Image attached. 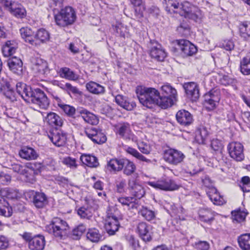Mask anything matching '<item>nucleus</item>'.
Returning <instances> with one entry per match:
<instances>
[{"label": "nucleus", "instance_id": "1", "mask_svg": "<svg viewBox=\"0 0 250 250\" xmlns=\"http://www.w3.org/2000/svg\"><path fill=\"white\" fill-rule=\"evenodd\" d=\"M136 93L140 103L148 108L157 104L165 109L173 104L174 99L165 95L160 96L159 92L154 88L138 86Z\"/></svg>", "mask_w": 250, "mask_h": 250}, {"label": "nucleus", "instance_id": "2", "mask_svg": "<svg viewBox=\"0 0 250 250\" xmlns=\"http://www.w3.org/2000/svg\"><path fill=\"white\" fill-rule=\"evenodd\" d=\"M17 93L28 103L37 105L40 108L47 109L49 106V101L44 92L39 88L32 89L24 83H16Z\"/></svg>", "mask_w": 250, "mask_h": 250}, {"label": "nucleus", "instance_id": "3", "mask_svg": "<svg viewBox=\"0 0 250 250\" xmlns=\"http://www.w3.org/2000/svg\"><path fill=\"white\" fill-rule=\"evenodd\" d=\"M69 226L66 221L59 218H54L45 227V230L55 237L62 239L66 236Z\"/></svg>", "mask_w": 250, "mask_h": 250}, {"label": "nucleus", "instance_id": "4", "mask_svg": "<svg viewBox=\"0 0 250 250\" xmlns=\"http://www.w3.org/2000/svg\"><path fill=\"white\" fill-rule=\"evenodd\" d=\"M176 13L195 21L200 20L203 17L201 11L198 7L186 1L179 3Z\"/></svg>", "mask_w": 250, "mask_h": 250}, {"label": "nucleus", "instance_id": "5", "mask_svg": "<svg viewBox=\"0 0 250 250\" xmlns=\"http://www.w3.org/2000/svg\"><path fill=\"white\" fill-rule=\"evenodd\" d=\"M76 19V15L74 9L70 6H66L61 9L60 12L55 16L56 24L61 27L73 24Z\"/></svg>", "mask_w": 250, "mask_h": 250}, {"label": "nucleus", "instance_id": "6", "mask_svg": "<svg viewBox=\"0 0 250 250\" xmlns=\"http://www.w3.org/2000/svg\"><path fill=\"white\" fill-rule=\"evenodd\" d=\"M128 188L134 198L140 199L145 194V190L139 180L138 173L134 174L128 179Z\"/></svg>", "mask_w": 250, "mask_h": 250}, {"label": "nucleus", "instance_id": "7", "mask_svg": "<svg viewBox=\"0 0 250 250\" xmlns=\"http://www.w3.org/2000/svg\"><path fill=\"white\" fill-rule=\"evenodd\" d=\"M147 184L156 189L164 191H172L179 188V186L172 179L163 178L157 181H148Z\"/></svg>", "mask_w": 250, "mask_h": 250}, {"label": "nucleus", "instance_id": "8", "mask_svg": "<svg viewBox=\"0 0 250 250\" xmlns=\"http://www.w3.org/2000/svg\"><path fill=\"white\" fill-rule=\"evenodd\" d=\"M115 132L125 140L137 142V139L132 133L130 125L125 122L119 123L115 125Z\"/></svg>", "mask_w": 250, "mask_h": 250}, {"label": "nucleus", "instance_id": "9", "mask_svg": "<svg viewBox=\"0 0 250 250\" xmlns=\"http://www.w3.org/2000/svg\"><path fill=\"white\" fill-rule=\"evenodd\" d=\"M164 160L169 164L176 166L181 163L185 156L180 151L174 149H168L164 153Z\"/></svg>", "mask_w": 250, "mask_h": 250}, {"label": "nucleus", "instance_id": "10", "mask_svg": "<svg viewBox=\"0 0 250 250\" xmlns=\"http://www.w3.org/2000/svg\"><path fill=\"white\" fill-rule=\"evenodd\" d=\"M31 68L37 75H47L50 72L47 62L38 57L31 59Z\"/></svg>", "mask_w": 250, "mask_h": 250}, {"label": "nucleus", "instance_id": "11", "mask_svg": "<svg viewBox=\"0 0 250 250\" xmlns=\"http://www.w3.org/2000/svg\"><path fill=\"white\" fill-rule=\"evenodd\" d=\"M228 149L231 158L237 162H241L244 159V146L239 142H232L228 146Z\"/></svg>", "mask_w": 250, "mask_h": 250}, {"label": "nucleus", "instance_id": "12", "mask_svg": "<svg viewBox=\"0 0 250 250\" xmlns=\"http://www.w3.org/2000/svg\"><path fill=\"white\" fill-rule=\"evenodd\" d=\"M52 143L58 147L64 146L67 141V134L61 129H55L48 134Z\"/></svg>", "mask_w": 250, "mask_h": 250}, {"label": "nucleus", "instance_id": "13", "mask_svg": "<svg viewBox=\"0 0 250 250\" xmlns=\"http://www.w3.org/2000/svg\"><path fill=\"white\" fill-rule=\"evenodd\" d=\"M219 91L212 89L204 95V106L208 110L215 108L220 100Z\"/></svg>", "mask_w": 250, "mask_h": 250}, {"label": "nucleus", "instance_id": "14", "mask_svg": "<svg viewBox=\"0 0 250 250\" xmlns=\"http://www.w3.org/2000/svg\"><path fill=\"white\" fill-rule=\"evenodd\" d=\"M85 135L95 144H103L106 141L105 135L101 130L94 127L86 128L84 131Z\"/></svg>", "mask_w": 250, "mask_h": 250}, {"label": "nucleus", "instance_id": "15", "mask_svg": "<svg viewBox=\"0 0 250 250\" xmlns=\"http://www.w3.org/2000/svg\"><path fill=\"white\" fill-rule=\"evenodd\" d=\"M119 219V218L116 215L108 214L105 220L104 228L109 235H114L118 230L120 226Z\"/></svg>", "mask_w": 250, "mask_h": 250}, {"label": "nucleus", "instance_id": "16", "mask_svg": "<svg viewBox=\"0 0 250 250\" xmlns=\"http://www.w3.org/2000/svg\"><path fill=\"white\" fill-rule=\"evenodd\" d=\"M137 231L140 237L146 242L150 241L152 239V227L145 222L138 224Z\"/></svg>", "mask_w": 250, "mask_h": 250}, {"label": "nucleus", "instance_id": "17", "mask_svg": "<svg viewBox=\"0 0 250 250\" xmlns=\"http://www.w3.org/2000/svg\"><path fill=\"white\" fill-rule=\"evenodd\" d=\"M178 45L184 57L192 56L197 52L196 46L188 41L180 40L178 41Z\"/></svg>", "mask_w": 250, "mask_h": 250}, {"label": "nucleus", "instance_id": "18", "mask_svg": "<svg viewBox=\"0 0 250 250\" xmlns=\"http://www.w3.org/2000/svg\"><path fill=\"white\" fill-rule=\"evenodd\" d=\"M20 33L21 38L24 41L32 45H36L38 43L36 42L35 33L29 27H22L20 30Z\"/></svg>", "mask_w": 250, "mask_h": 250}, {"label": "nucleus", "instance_id": "19", "mask_svg": "<svg viewBox=\"0 0 250 250\" xmlns=\"http://www.w3.org/2000/svg\"><path fill=\"white\" fill-rule=\"evenodd\" d=\"M184 87L188 97L192 101H196L199 97V90L197 84L193 82L185 83Z\"/></svg>", "mask_w": 250, "mask_h": 250}, {"label": "nucleus", "instance_id": "20", "mask_svg": "<svg viewBox=\"0 0 250 250\" xmlns=\"http://www.w3.org/2000/svg\"><path fill=\"white\" fill-rule=\"evenodd\" d=\"M177 122L181 125H189L193 122L192 115L186 110H180L176 115Z\"/></svg>", "mask_w": 250, "mask_h": 250}, {"label": "nucleus", "instance_id": "21", "mask_svg": "<svg viewBox=\"0 0 250 250\" xmlns=\"http://www.w3.org/2000/svg\"><path fill=\"white\" fill-rule=\"evenodd\" d=\"M28 245L30 250H43L45 245V238L42 235L34 236Z\"/></svg>", "mask_w": 250, "mask_h": 250}, {"label": "nucleus", "instance_id": "22", "mask_svg": "<svg viewBox=\"0 0 250 250\" xmlns=\"http://www.w3.org/2000/svg\"><path fill=\"white\" fill-rule=\"evenodd\" d=\"M19 156L26 160H35L39 157L36 151L32 147L24 146L22 147L19 152Z\"/></svg>", "mask_w": 250, "mask_h": 250}, {"label": "nucleus", "instance_id": "23", "mask_svg": "<svg viewBox=\"0 0 250 250\" xmlns=\"http://www.w3.org/2000/svg\"><path fill=\"white\" fill-rule=\"evenodd\" d=\"M118 202L123 206H125L128 209L137 208L138 201L131 196H121L117 198Z\"/></svg>", "mask_w": 250, "mask_h": 250}, {"label": "nucleus", "instance_id": "24", "mask_svg": "<svg viewBox=\"0 0 250 250\" xmlns=\"http://www.w3.org/2000/svg\"><path fill=\"white\" fill-rule=\"evenodd\" d=\"M207 193L214 205H222L225 203L224 198L220 195L216 188H210L207 190Z\"/></svg>", "mask_w": 250, "mask_h": 250}, {"label": "nucleus", "instance_id": "25", "mask_svg": "<svg viewBox=\"0 0 250 250\" xmlns=\"http://www.w3.org/2000/svg\"><path fill=\"white\" fill-rule=\"evenodd\" d=\"M149 54L152 58L158 61H164L167 56L166 52L160 44L152 47L149 51Z\"/></svg>", "mask_w": 250, "mask_h": 250}, {"label": "nucleus", "instance_id": "26", "mask_svg": "<svg viewBox=\"0 0 250 250\" xmlns=\"http://www.w3.org/2000/svg\"><path fill=\"white\" fill-rule=\"evenodd\" d=\"M124 158L122 159H112L107 163V169L112 172L120 171L123 168Z\"/></svg>", "mask_w": 250, "mask_h": 250}, {"label": "nucleus", "instance_id": "27", "mask_svg": "<svg viewBox=\"0 0 250 250\" xmlns=\"http://www.w3.org/2000/svg\"><path fill=\"white\" fill-rule=\"evenodd\" d=\"M80 115L87 123L91 125H97L99 120L96 116L85 109H82L78 111Z\"/></svg>", "mask_w": 250, "mask_h": 250}, {"label": "nucleus", "instance_id": "28", "mask_svg": "<svg viewBox=\"0 0 250 250\" xmlns=\"http://www.w3.org/2000/svg\"><path fill=\"white\" fill-rule=\"evenodd\" d=\"M18 44L15 41H8L2 47V54L4 57H9L16 52Z\"/></svg>", "mask_w": 250, "mask_h": 250}, {"label": "nucleus", "instance_id": "29", "mask_svg": "<svg viewBox=\"0 0 250 250\" xmlns=\"http://www.w3.org/2000/svg\"><path fill=\"white\" fill-rule=\"evenodd\" d=\"M22 62L21 60L17 57H12L8 62L9 69L14 73L20 74L22 70Z\"/></svg>", "mask_w": 250, "mask_h": 250}, {"label": "nucleus", "instance_id": "30", "mask_svg": "<svg viewBox=\"0 0 250 250\" xmlns=\"http://www.w3.org/2000/svg\"><path fill=\"white\" fill-rule=\"evenodd\" d=\"M13 210L8 202L0 194V215L6 217L12 216Z\"/></svg>", "mask_w": 250, "mask_h": 250}, {"label": "nucleus", "instance_id": "31", "mask_svg": "<svg viewBox=\"0 0 250 250\" xmlns=\"http://www.w3.org/2000/svg\"><path fill=\"white\" fill-rule=\"evenodd\" d=\"M116 103L127 110H132L135 106L134 103H130L127 98L122 95H118L115 97Z\"/></svg>", "mask_w": 250, "mask_h": 250}, {"label": "nucleus", "instance_id": "32", "mask_svg": "<svg viewBox=\"0 0 250 250\" xmlns=\"http://www.w3.org/2000/svg\"><path fill=\"white\" fill-rule=\"evenodd\" d=\"M33 203L38 208H43L47 204V198L43 192H36L33 195Z\"/></svg>", "mask_w": 250, "mask_h": 250}, {"label": "nucleus", "instance_id": "33", "mask_svg": "<svg viewBox=\"0 0 250 250\" xmlns=\"http://www.w3.org/2000/svg\"><path fill=\"white\" fill-rule=\"evenodd\" d=\"M45 121L51 126L55 127L62 126L63 123V120L54 112L48 113L45 118Z\"/></svg>", "mask_w": 250, "mask_h": 250}, {"label": "nucleus", "instance_id": "34", "mask_svg": "<svg viewBox=\"0 0 250 250\" xmlns=\"http://www.w3.org/2000/svg\"><path fill=\"white\" fill-rule=\"evenodd\" d=\"M86 87L89 92L94 94H102L105 92V88L103 86L92 81L88 83Z\"/></svg>", "mask_w": 250, "mask_h": 250}, {"label": "nucleus", "instance_id": "35", "mask_svg": "<svg viewBox=\"0 0 250 250\" xmlns=\"http://www.w3.org/2000/svg\"><path fill=\"white\" fill-rule=\"evenodd\" d=\"M179 2L180 0H163V4L168 13H176Z\"/></svg>", "mask_w": 250, "mask_h": 250}, {"label": "nucleus", "instance_id": "36", "mask_svg": "<svg viewBox=\"0 0 250 250\" xmlns=\"http://www.w3.org/2000/svg\"><path fill=\"white\" fill-rule=\"evenodd\" d=\"M80 160L84 165L89 167H97L99 165L97 158L93 155L83 154Z\"/></svg>", "mask_w": 250, "mask_h": 250}, {"label": "nucleus", "instance_id": "37", "mask_svg": "<svg viewBox=\"0 0 250 250\" xmlns=\"http://www.w3.org/2000/svg\"><path fill=\"white\" fill-rule=\"evenodd\" d=\"M237 241L242 250H250V233L241 234L238 237Z\"/></svg>", "mask_w": 250, "mask_h": 250}, {"label": "nucleus", "instance_id": "38", "mask_svg": "<svg viewBox=\"0 0 250 250\" xmlns=\"http://www.w3.org/2000/svg\"><path fill=\"white\" fill-rule=\"evenodd\" d=\"M10 12L15 17L21 19L24 18L26 15L25 8L21 4L17 2L13 5V8Z\"/></svg>", "mask_w": 250, "mask_h": 250}, {"label": "nucleus", "instance_id": "39", "mask_svg": "<svg viewBox=\"0 0 250 250\" xmlns=\"http://www.w3.org/2000/svg\"><path fill=\"white\" fill-rule=\"evenodd\" d=\"M35 35L36 42L38 44L45 42L48 41L50 39L49 32L43 28L39 29L35 33Z\"/></svg>", "mask_w": 250, "mask_h": 250}, {"label": "nucleus", "instance_id": "40", "mask_svg": "<svg viewBox=\"0 0 250 250\" xmlns=\"http://www.w3.org/2000/svg\"><path fill=\"white\" fill-rule=\"evenodd\" d=\"M59 74L61 77L68 80L75 81L78 79V75L67 67L61 68Z\"/></svg>", "mask_w": 250, "mask_h": 250}, {"label": "nucleus", "instance_id": "41", "mask_svg": "<svg viewBox=\"0 0 250 250\" xmlns=\"http://www.w3.org/2000/svg\"><path fill=\"white\" fill-rule=\"evenodd\" d=\"M208 136V131L204 126L198 128L195 132V140L199 143L203 144Z\"/></svg>", "mask_w": 250, "mask_h": 250}, {"label": "nucleus", "instance_id": "42", "mask_svg": "<svg viewBox=\"0 0 250 250\" xmlns=\"http://www.w3.org/2000/svg\"><path fill=\"white\" fill-rule=\"evenodd\" d=\"M199 216L201 221L205 222H210L214 219L213 212L208 209L202 208L199 210Z\"/></svg>", "mask_w": 250, "mask_h": 250}, {"label": "nucleus", "instance_id": "43", "mask_svg": "<svg viewBox=\"0 0 250 250\" xmlns=\"http://www.w3.org/2000/svg\"><path fill=\"white\" fill-rule=\"evenodd\" d=\"M124 173L127 176L135 174L134 172L136 169L135 165L127 159H125L123 164ZM136 173H135L136 174Z\"/></svg>", "mask_w": 250, "mask_h": 250}, {"label": "nucleus", "instance_id": "44", "mask_svg": "<svg viewBox=\"0 0 250 250\" xmlns=\"http://www.w3.org/2000/svg\"><path fill=\"white\" fill-rule=\"evenodd\" d=\"M240 70L244 75L250 74V53H248L241 61Z\"/></svg>", "mask_w": 250, "mask_h": 250}, {"label": "nucleus", "instance_id": "45", "mask_svg": "<svg viewBox=\"0 0 250 250\" xmlns=\"http://www.w3.org/2000/svg\"><path fill=\"white\" fill-rule=\"evenodd\" d=\"M162 94L163 95L170 97L173 99H175L177 91L176 90L172 87L169 84L166 83L161 86Z\"/></svg>", "mask_w": 250, "mask_h": 250}, {"label": "nucleus", "instance_id": "46", "mask_svg": "<svg viewBox=\"0 0 250 250\" xmlns=\"http://www.w3.org/2000/svg\"><path fill=\"white\" fill-rule=\"evenodd\" d=\"M0 194L3 198L5 197L10 199H17L18 197V192L17 190L8 188L1 189Z\"/></svg>", "mask_w": 250, "mask_h": 250}, {"label": "nucleus", "instance_id": "47", "mask_svg": "<svg viewBox=\"0 0 250 250\" xmlns=\"http://www.w3.org/2000/svg\"><path fill=\"white\" fill-rule=\"evenodd\" d=\"M139 214L148 221L154 219L156 215L154 211L144 207H142V208L139 210Z\"/></svg>", "mask_w": 250, "mask_h": 250}, {"label": "nucleus", "instance_id": "48", "mask_svg": "<svg viewBox=\"0 0 250 250\" xmlns=\"http://www.w3.org/2000/svg\"><path fill=\"white\" fill-rule=\"evenodd\" d=\"M86 237L88 239L93 242H97L102 238V236L99 233V230L95 228L89 229L86 234Z\"/></svg>", "mask_w": 250, "mask_h": 250}, {"label": "nucleus", "instance_id": "49", "mask_svg": "<svg viewBox=\"0 0 250 250\" xmlns=\"http://www.w3.org/2000/svg\"><path fill=\"white\" fill-rule=\"evenodd\" d=\"M240 35L246 39L250 37V22H244L239 25Z\"/></svg>", "mask_w": 250, "mask_h": 250}, {"label": "nucleus", "instance_id": "50", "mask_svg": "<svg viewBox=\"0 0 250 250\" xmlns=\"http://www.w3.org/2000/svg\"><path fill=\"white\" fill-rule=\"evenodd\" d=\"M77 213L81 218L90 219L92 216V209L88 207H82L77 210Z\"/></svg>", "mask_w": 250, "mask_h": 250}, {"label": "nucleus", "instance_id": "51", "mask_svg": "<svg viewBox=\"0 0 250 250\" xmlns=\"http://www.w3.org/2000/svg\"><path fill=\"white\" fill-rule=\"evenodd\" d=\"M232 219L233 221L240 223L245 220L247 213L244 211L237 209L231 212Z\"/></svg>", "mask_w": 250, "mask_h": 250}, {"label": "nucleus", "instance_id": "52", "mask_svg": "<svg viewBox=\"0 0 250 250\" xmlns=\"http://www.w3.org/2000/svg\"><path fill=\"white\" fill-rule=\"evenodd\" d=\"M131 3L134 6L135 16L136 19H140L143 17V12L145 11V8L144 5L142 4V0L138 4L135 3L131 1Z\"/></svg>", "mask_w": 250, "mask_h": 250}, {"label": "nucleus", "instance_id": "53", "mask_svg": "<svg viewBox=\"0 0 250 250\" xmlns=\"http://www.w3.org/2000/svg\"><path fill=\"white\" fill-rule=\"evenodd\" d=\"M86 227L83 224H81L74 228L72 230V236L74 239H79L84 232Z\"/></svg>", "mask_w": 250, "mask_h": 250}, {"label": "nucleus", "instance_id": "54", "mask_svg": "<svg viewBox=\"0 0 250 250\" xmlns=\"http://www.w3.org/2000/svg\"><path fill=\"white\" fill-rule=\"evenodd\" d=\"M13 86L12 88H5L2 89V88H0V90L2 93L8 99L12 101L16 100L17 96L16 94L13 90Z\"/></svg>", "mask_w": 250, "mask_h": 250}, {"label": "nucleus", "instance_id": "55", "mask_svg": "<svg viewBox=\"0 0 250 250\" xmlns=\"http://www.w3.org/2000/svg\"><path fill=\"white\" fill-rule=\"evenodd\" d=\"M139 150L143 153L148 154L151 151V147L147 143L144 141H138L135 142Z\"/></svg>", "mask_w": 250, "mask_h": 250}, {"label": "nucleus", "instance_id": "56", "mask_svg": "<svg viewBox=\"0 0 250 250\" xmlns=\"http://www.w3.org/2000/svg\"><path fill=\"white\" fill-rule=\"evenodd\" d=\"M39 172L30 171H24L22 175L25 178V181L26 182L33 184L36 181V175H37Z\"/></svg>", "mask_w": 250, "mask_h": 250}, {"label": "nucleus", "instance_id": "57", "mask_svg": "<svg viewBox=\"0 0 250 250\" xmlns=\"http://www.w3.org/2000/svg\"><path fill=\"white\" fill-rule=\"evenodd\" d=\"M62 162L64 165L71 169H76L78 167L76 159L71 157L64 158Z\"/></svg>", "mask_w": 250, "mask_h": 250}, {"label": "nucleus", "instance_id": "58", "mask_svg": "<svg viewBox=\"0 0 250 250\" xmlns=\"http://www.w3.org/2000/svg\"><path fill=\"white\" fill-rule=\"evenodd\" d=\"M126 151L128 153L132 155L134 157H136V158L142 161L147 162L148 161V160L145 157H144L143 155L140 154L137 150L133 148L128 147L126 149Z\"/></svg>", "mask_w": 250, "mask_h": 250}, {"label": "nucleus", "instance_id": "59", "mask_svg": "<svg viewBox=\"0 0 250 250\" xmlns=\"http://www.w3.org/2000/svg\"><path fill=\"white\" fill-rule=\"evenodd\" d=\"M60 108L63 110V111L69 117H74V115L76 112V109L75 107L72 106H70L68 104H59Z\"/></svg>", "mask_w": 250, "mask_h": 250}, {"label": "nucleus", "instance_id": "60", "mask_svg": "<svg viewBox=\"0 0 250 250\" xmlns=\"http://www.w3.org/2000/svg\"><path fill=\"white\" fill-rule=\"evenodd\" d=\"M186 171L187 173L190 174L191 175H193L198 172L199 168L196 164L189 162L187 164Z\"/></svg>", "mask_w": 250, "mask_h": 250}, {"label": "nucleus", "instance_id": "61", "mask_svg": "<svg viewBox=\"0 0 250 250\" xmlns=\"http://www.w3.org/2000/svg\"><path fill=\"white\" fill-rule=\"evenodd\" d=\"M250 178L248 176H244L242 178L240 187L244 192H249L250 191Z\"/></svg>", "mask_w": 250, "mask_h": 250}, {"label": "nucleus", "instance_id": "62", "mask_svg": "<svg viewBox=\"0 0 250 250\" xmlns=\"http://www.w3.org/2000/svg\"><path fill=\"white\" fill-rule=\"evenodd\" d=\"M211 147L215 151L221 152L223 146L221 141L217 139H213L211 142Z\"/></svg>", "mask_w": 250, "mask_h": 250}, {"label": "nucleus", "instance_id": "63", "mask_svg": "<svg viewBox=\"0 0 250 250\" xmlns=\"http://www.w3.org/2000/svg\"><path fill=\"white\" fill-rule=\"evenodd\" d=\"M0 83L2 85V87L1 88H2V89L12 88V86L14 84V83L11 81L10 79L7 77L6 78H2Z\"/></svg>", "mask_w": 250, "mask_h": 250}, {"label": "nucleus", "instance_id": "64", "mask_svg": "<svg viewBox=\"0 0 250 250\" xmlns=\"http://www.w3.org/2000/svg\"><path fill=\"white\" fill-rule=\"evenodd\" d=\"M125 186V180L122 179L117 181L116 182L117 191L120 193L124 192Z\"/></svg>", "mask_w": 250, "mask_h": 250}]
</instances>
